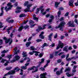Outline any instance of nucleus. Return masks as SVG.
<instances>
[{"label":"nucleus","mask_w":78,"mask_h":78,"mask_svg":"<svg viewBox=\"0 0 78 78\" xmlns=\"http://www.w3.org/2000/svg\"><path fill=\"white\" fill-rule=\"evenodd\" d=\"M44 61H45L44 58H42V59L41 60V62L39 63V64L38 66H37V67H36L35 66H33L31 67V68H28L27 70L28 71H31L32 70H34V71H32V73H34L38 72V67H39L40 66H41V64L44 62Z\"/></svg>","instance_id":"1"},{"label":"nucleus","mask_w":78,"mask_h":78,"mask_svg":"<svg viewBox=\"0 0 78 78\" xmlns=\"http://www.w3.org/2000/svg\"><path fill=\"white\" fill-rule=\"evenodd\" d=\"M20 70V69H18V67H17L14 69V70H11L10 71L7 72V73L5 74L4 76H7L11 75H13L15 74V72H19V70Z\"/></svg>","instance_id":"2"},{"label":"nucleus","mask_w":78,"mask_h":78,"mask_svg":"<svg viewBox=\"0 0 78 78\" xmlns=\"http://www.w3.org/2000/svg\"><path fill=\"white\" fill-rule=\"evenodd\" d=\"M28 2L27 1L25 2V3H24V5H23L24 6H27V8H26V9L24 10V11L25 12H30V7H31L32 5H33L32 4H28Z\"/></svg>","instance_id":"3"},{"label":"nucleus","mask_w":78,"mask_h":78,"mask_svg":"<svg viewBox=\"0 0 78 78\" xmlns=\"http://www.w3.org/2000/svg\"><path fill=\"white\" fill-rule=\"evenodd\" d=\"M66 25V23L64 21H62L60 23L58 26L57 27H55V28L56 29H58L59 28V30L61 31V32H63V27H64V25Z\"/></svg>","instance_id":"4"},{"label":"nucleus","mask_w":78,"mask_h":78,"mask_svg":"<svg viewBox=\"0 0 78 78\" xmlns=\"http://www.w3.org/2000/svg\"><path fill=\"white\" fill-rule=\"evenodd\" d=\"M72 50V48H71V46H69L68 47V46H66L63 48V50L64 51H66V52H68V50Z\"/></svg>","instance_id":"5"},{"label":"nucleus","mask_w":78,"mask_h":78,"mask_svg":"<svg viewBox=\"0 0 78 78\" xmlns=\"http://www.w3.org/2000/svg\"><path fill=\"white\" fill-rule=\"evenodd\" d=\"M63 68L62 67L60 69V70L56 71V74L57 76H59L61 75V74L63 73Z\"/></svg>","instance_id":"6"},{"label":"nucleus","mask_w":78,"mask_h":78,"mask_svg":"<svg viewBox=\"0 0 78 78\" xmlns=\"http://www.w3.org/2000/svg\"><path fill=\"white\" fill-rule=\"evenodd\" d=\"M74 23L73 21H69L67 23V25H69V27H74L75 25H73Z\"/></svg>","instance_id":"7"},{"label":"nucleus","mask_w":78,"mask_h":78,"mask_svg":"<svg viewBox=\"0 0 78 78\" xmlns=\"http://www.w3.org/2000/svg\"><path fill=\"white\" fill-rule=\"evenodd\" d=\"M27 54V52L23 51V53H22V55H23V57H25L24 58V60H25L27 59V54Z\"/></svg>","instance_id":"8"},{"label":"nucleus","mask_w":78,"mask_h":78,"mask_svg":"<svg viewBox=\"0 0 78 78\" xmlns=\"http://www.w3.org/2000/svg\"><path fill=\"white\" fill-rule=\"evenodd\" d=\"M3 40H5V44H7L8 43H9V42L10 41V40H11L10 38L7 39L6 38V37H4L3 38Z\"/></svg>","instance_id":"9"},{"label":"nucleus","mask_w":78,"mask_h":78,"mask_svg":"<svg viewBox=\"0 0 78 78\" xmlns=\"http://www.w3.org/2000/svg\"><path fill=\"white\" fill-rule=\"evenodd\" d=\"M44 34V32L42 31L41 33L39 35V37H41V38L42 39H44V36H43V34Z\"/></svg>","instance_id":"10"},{"label":"nucleus","mask_w":78,"mask_h":78,"mask_svg":"<svg viewBox=\"0 0 78 78\" xmlns=\"http://www.w3.org/2000/svg\"><path fill=\"white\" fill-rule=\"evenodd\" d=\"M75 73H71V74L69 73H66V76H67V77H69L71 76H73V75H74V74Z\"/></svg>","instance_id":"11"},{"label":"nucleus","mask_w":78,"mask_h":78,"mask_svg":"<svg viewBox=\"0 0 78 78\" xmlns=\"http://www.w3.org/2000/svg\"><path fill=\"white\" fill-rule=\"evenodd\" d=\"M46 75L47 74L46 73L41 74V78H48L46 77Z\"/></svg>","instance_id":"12"},{"label":"nucleus","mask_w":78,"mask_h":78,"mask_svg":"<svg viewBox=\"0 0 78 78\" xmlns=\"http://www.w3.org/2000/svg\"><path fill=\"white\" fill-rule=\"evenodd\" d=\"M3 8H4L3 7H2L1 8V11L2 12H1V13H0V17H2L3 16Z\"/></svg>","instance_id":"13"},{"label":"nucleus","mask_w":78,"mask_h":78,"mask_svg":"<svg viewBox=\"0 0 78 78\" xmlns=\"http://www.w3.org/2000/svg\"><path fill=\"white\" fill-rule=\"evenodd\" d=\"M73 0H71L69 2V5L70 6H73Z\"/></svg>","instance_id":"14"},{"label":"nucleus","mask_w":78,"mask_h":78,"mask_svg":"<svg viewBox=\"0 0 78 78\" xmlns=\"http://www.w3.org/2000/svg\"><path fill=\"white\" fill-rule=\"evenodd\" d=\"M44 29V28H42L41 27H39L38 29H37L36 30V31L37 32H39L41 31V30Z\"/></svg>","instance_id":"15"},{"label":"nucleus","mask_w":78,"mask_h":78,"mask_svg":"<svg viewBox=\"0 0 78 78\" xmlns=\"http://www.w3.org/2000/svg\"><path fill=\"white\" fill-rule=\"evenodd\" d=\"M10 19V18H8V19H7V21L9 23H13L14 20H9V19ZM9 20V21H8Z\"/></svg>","instance_id":"16"},{"label":"nucleus","mask_w":78,"mask_h":78,"mask_svg":"<svg viewBox=\"0 0 78 78\" xmlns=\"http://www.w3.org/2000/svg\"><path fill=\"white\" fill-rule=\"evenodd\" d=\"M12 27H13L11 26L7 29V32H8V34H9V33H10V31L9 30H12Z\"/></svg>","instance_id":"17"},{"label":"nucleus","mask_w":78,"mask_h":78,"mask_svg":"<svg viewBox=\"0 0 78 78\" xmlns=\"http://www.w3.org/2000/svg\"><path fill=\"white\" fill-rule=\"evenodd\" d=\"M48 46V44H47L46 43H44L42 44V46L41 48H44V47Z\"/></svg>","instance_id":"18"},{"label":"nucleus","mask_w":78,"mask_h":78,"mask_svg":"<svg viewBox=\"0 0 78 78\" xmlns=\"http://www.w3.org/2000/svg\"><path fill=\"white\" fill-rule=\"evenodd\" d=\"M53 35V34L51 33L48 36V40H50V41H51V36Z\"/></svg>","instance_id":"19"},{"label":"nucleus","mask_w":78,"mask_h":78,"mask_svg":"<svg viewBox=\"0 0 78 78\" xmlns=\"http://www.w3.org/2000/svg\"><path fill=\"white\" fill-rule=\"evenodd\" d=\"M31 44V42L30 41L27 42L25 44L26 45V47H28L30 46V45Z\"/></svg>","instance_id":"20"},{"label":"nucleus","mask_w":78,"mask_h":78,"mask_svg":"<svg viewBox=\"0 0 78 78\" xmlns=\"http://www.w3.org/2000/svg\"><path fill=\"white\" fill-rule=\"evenodd\" d=\"M60 3V2H55V8H57L58 7V5H59Z\"/></svg>","instance_id":"21"},{"label":"nucleus","mask_w":78,"mask_h":78,"mask_svg":"<svg viewBox=\"0 0 78 78\" xmlns=\"http://www.w3.org/2000/svg\"><path fill=\"white\" fill-rule=\"evenodd\" d=\"M71 70V69L69 67H67L66 69H65V70H64V72H69V71Z\"/></svg>","instance_id":"22"},{"label":"nucleus","mask_w":78,"mask_h":78,"mask_svg":"<svg viewBox=\"0 0 78 78\" xmlns=\"http://www.w3.org/2000/svg\"><path fill=\"white\" fill-rule=\"evenodd\" d=\"M34 53H35V54H34V55L35 56H38V54H40V52L36 51H34Z\"/></svg>","instance_id":"23"},{"label":"nucleus","mask_w":78,"mask_h":78,"mask_svg":"<svg viewBox=\"0 0 78 78\" xmlns=\"http://www.w3.org/2000/svg\"><path fill=\"white\" fill-rule=\"evenodd\" d=\"M63 45H62V46L61 45H58V46L56 47V49L58 50L59 48H60L61 49H62L63 48Z\"/></svg>","instance_id":"24"},{"label":"nucleus","mask_w":78,"mask_h":78,"mask_svg":"<svg viewBox=\"0 0 78 78\" xmlns=\"http://www.w3.org/2000/svg\"><path fill=\"white\" fill-rule=\"evenodd\" d=\"M23 29V26H21V27H19V29H18V31H21Z\"/></svg>","instance_id":"25"},{"label":"nucleus","mask_w":78,"mask_h":78,"mask_svg":"<svg viewBox=\"0 0 78 78\" xmlns=\"http://www.w3.org/2000/svg\"><path fill=\"white\" fill-rule=\"evenodd\" d=\"M26 15L24 14H21L20 15H19V17L22 18L25 17Z\"/></svg>","instance_id":"26"},{"label":"nucleus","mask_w":78,"mask_h":78,"mask_svg":"<svg viewBox=\"0 0 78 78\" xmlns=\"http://www.w3.org/2000/svg\"><path fill=\"white\" fill-rule=\"evenodd\" d=\"M66 61H69L70 60H71L72 59H74V57H72L71 58H66Z\"/></svg>","instance_id":"27"},{"label":"nucleus","mask_w":78,"mask_h":78,"mask_svg":"<svg viewBox=\"0 0 78 78\" xmlns=\"http://www.w3.org/2000/svg\"><path fill=\"white\" fill-rule=\"evenodd\" d=\"M14 58L15 60H19L20 59V57L19 55H16L15 56Z\"/></svg>","instance_id":"28"},{"label":"nucleus","mask_w":78,"mask_h":78,"mask_svg":"<svg viewBox=\"0 0 78 78\" xmlns=\"http://www.w3.org/2000/svg\"><path fill=\"white\" fill-rule=\"evenodd\" d=\"M21 68L22 70H26L27 68V66H22L21 67Z\"/></svg>","instance_id":"29"},{"label":"nucleus","mask_w":78,"mask_h":78,"mask_svg":"<svg viewBox=\"0 0 78 78\" xmlns=\"http://www.w3.org/2000/svg\"><path fill=\"white\" fill-rule=\"evenodd\" d=\"M33 19L34 20H37V21H38V18L36 17V15L35 14H34L33 15Z\"/></svg>","instance_id":"30"},{"label":"nucleus","mask_w":78,"mask_h":78,"mask_svg":"<svg viewBox=\"0 0 78 78\" xmlns=\"http://www.w3.org/2000/svg\"><path fill=\"white\" fill-rule=\"evenodd\" d=\"M42 41V39H37L36 40V42H37V43H38L39 42H41Z\"/></svg>","instance_id":"31"},{"label":"nucleus","mask_w":78,"mask_h":78,"mask_svg":"<svg viewBox=\"0 0 78 78\" xmlns=\"http://www.w3.org/2000/svg\"><path fill=\"white\" fill-rule=\"evenodd\" d=\"M11 69H12L11 67H7L5 68V70H10Z\"/></svg>","instance_id":"32"},{"label":"nucleus","mask_w":78,"mask_h":78,"mask_svg":"<svg viewBox=\"0 0 78 78\" xmlns=\"http://www.w3.org/2000/svg\"><path fill=\"white\" fill-rule=\"evenodd\" d=\"M62 51V49H59L58 51H56L55 52V55L58 56V53L60 51Z\"/></svg>","instance_id":"33"},{"label":"nucleus","mask_w":78,"mask_h":78,"mask_svg":"<svg viewBox=\"0 0 78 78\" xmlns=\"http://www.w3.org/2000/svg\"><path fill=\"white\" fill-rule=\"evenodd\" d=\"M7 6L9 7H12V5H11V2L8 3V4H7Z\"/></svg>","instance_id":"34"},{"label":"nucleus","mask_w":78,"mask_h":78,"mask_svg":"<svg viewBox=\"0 0 78 78\" xmlns=\"http://www.w3.org/2000/svg\"><path fill=\"white\" fill-rule=\"evenodd\" d=\"M28 27H29V26H28L27 25H25V26L23 27V28L26 30L28 29Z\"/></svg>","instance_id":"35"},{"label":"nucleus","mask_w":78,"mask_h":78,"mask_svg":"<svg viewBox=\"0 0 78 78\" xmlns=\"http://www.w3.org/2000/svg\"><path fill=\"white\" fill-rule=\"evenodd\" d=\"M58 45H61L62 46V45H63V43H62V41H59V43Z\"/></svg>","instance_id":"36"},{"label":"nucleus","mask_w":78,"mask_h":78,"mask_svg":"<svg viewBox=\"0 0 78 78\" xmlns=\"http://www.w3.org/2000/svg\"><path fill=\"white\" fill-rule=\"evenodd\" d=\"M61 15V11H59L58 12V17H60V15Z\"/></svg>","instance_id":"37"},{"label":"nucleus","mask_w":78,"mask_h":78,"mask_svg":"<svg viewBox=\"0 0 78 78\" xmlns=\"http://www.w3.org/2000/svg\"><path fill=\"white\" fill-rule=\"evenodd\" d=\"M54 58V55L53 54H50V59H51Z\"/></svg>","instance_id":"38"},{"label":"nucleus","mask_w":78,"mask_h":78,"mask_svg":"<svg viewBox=\"0 0 78 78\" xmlns=\"http://www.w3.org/2000/svg\"><path fill=\"white\" fill-rule=\"evenodd\" d=\"M3 27V23L2 22H0V28H2Z\"/></svg>","instance_id":"39"},{"label":"nucleus","mask_w":78,"mask_h":78,"mask_svg":"<svg viewBox=\"0 0 78 78\" xmlns=\"http://www.w3.org/2000/svg\"><path fill=\"white\" fill-rule=\"evenodd\" d=\"M12 57V55H8L7 56V58L9 59H11V57Z\"/></svg>","instance_id":"40"},{"label":"nucleus","mask_w":78,"mask_h":78,"mask_svg":"<svg viewBox=\"0 0 78 78\" xmlns=\"http://www.w3.org/2000/svg\"><path fill=\"white\" fill-rule=\"evenodd\" d=\"M30 50H31L34 51V47L33 46H31L30 47Z\"/></svg>","instance_id":"41"},{"label":"nucleus","mask_w":78,"mask_h":78,"mask_svg":"<svg viewBox=\"0 0 78 78\" xmlns=\"http://www.w3.org/2000/svg\"><path fill=\"white\" fill-rule=\"evenodd\" d=\"M34 51H33V52H29V55H33V54H34V53H35V52H34Z\"/></svg>","instance_id":"42"},{"label":"nucleus","mask_w":78,"mask_h":78,"mask_svg":"<svg viewBox=\"0 0 78 78\" xmlns=\"http://www.w3.org/2000/svg\"><path fill=\"white\" fill-rule=\"evenodd\" d=\"M18 60H16V59H14V60H11L10 62L11 63H14L16 61H18Z\"/></svg>","instance_id":"43"},{"label":"nucleus","mask_w":78,"mask_h":78,"mask_svg":"<svg viewBox=\"0 0 78 78\" xmlns=\"http://www.w3.org/2000/svg\"><path fill=\"white\" fill-rule=\"evenodd\" d=\"M39 56V57L40 58H42V56H43V54L42 53H40L39 54V55H37V56Z\"/></svg>","instance_id":"44"},{"label":"nucleus","mask_w":78,"mask_h":78,"mask_svg":"<svg viewBox=\"0 0 78 78\" xmlns=\"http://www.w3.org/2000/svg\"><path fill=\"white\" fill-rule=\"evenodd\" d=\"M57 62L58 63H60L62 62V59H58V60H57Z\"/></svg>","instance_id":"45"},{"label":"nucleus","mask_w":78,"mask_h":78,"mask_svg":"<svg viewBox=\"0 0 78 78\" xmlns=\"http://www.w3.org/2000/svg\"><path fill=\"white\" fill-rule=\"evenodd\" d=\"M33 23H34V22L32 20H30L29 21V24H33Z\"/></svg>","instance_id":"46"},{"label":"nucleus","mask_w":78,"mask_h":78,"mask_svg":"<svg viewBox=\"0 0 78 78\" xmlns=\"http://www.w3.org/2000/svg\"><path fill=\"white\" fill-rule=\"evenodd\" d=\"M43 8H44L43 6H41L40 7V8H37V9H40V10H41Z\"/></svg>","instance_id":"47"},{"label":"nucleus","mask_w":78,"mask_h":78,"mask_svg":"<svg viewBox=\"0 0 78 78\" xmlns=\"http://www.w3.org/2000/svg\"><path fill=\"white\" fill-rule=\"evenodd\" d=\"M41 10H40V9H37V10H36V13L37 14H38V13L39 12V11Z\"/></svg>","instance_id":"48"},{"label":"nucleus","mask_w":78,"mask_h":78,"mask_svg":"<svg viewBox=\"0 0 78 78\" xmlns=\"http://www.w3.org/2000/svg\"><path fill=\"white\" fill-rule=\"evenodd\" d=\"M7 52V51H5V50H3V51L1 52V53L2 54H3L4 53H6Z\"/></svg>","instance_id":"49"},{"label":"nucleus","mask_w":78,"mask_h":78,"mask_svg":"<svg viewBox=\"0 0 78 78\" xmlns=\"http://www.w3.org/2000/svg\"><path fill=\"white\" fill-rule=\"evenodd\" d=\"M7 60H6L3 59L2 60L1 62L2 63H4V62H5V61L7 62Z\"/></svg>","instance_id":"50"},{"label":"nucleus","mask_w":78,"mask_h":78,"mask_svg":"<svg viewBox=\"0 0 78 78\" xmlns=\"http://www.w3.org/2000/svg\"><path fill=\"white\" fill-rule=\"evenodd\" d=\"M22 9V8L21 7L18 6V7H17L16 9L18 10H19L20 9Z\"/></svg>","instance_id":"51"},{"label":"nucleus","mask_w":78,"mask_h":78,"mask_svg":"<svg viewBox=\"0 0 78 78\" xmlns=\"http://www.w3.org/2000/svg\"><path fill=\"white\" fill-rule=\"evenodd\" d=\"M65 57H66V55L64 54H63V55H62L61 56V58H65Z\"/></svg>","instance_id":"52"},{"label":"nucleus","mask_w":78,"mask_h":78,"mask_svg":"<svg viewBox=\"0 0 78 78\" xmlns=\"http://www.w3.org/2000/svg\"><path fill=\"white\" fill-rule=\"evenodd\" d=\"M54 46H55V44L54 43L51 44L50 46V47H53Z\"/></svg>","instance_id":"53"},{"label":"nucleus","mask_w":78,"mask_h":78,"mask_svg":"<svg viewBox=\"0 0 78 78\" xmlns=\"http://www.w3.org/2000/svg\"><path fill=\"white\" fill-rule=\"evenodd\" d=\"M40 70H41L42 71H44V70H45V69H44V68H42V67H41V68H40Z\"/></svg>","instance_id":"54"},{"label":"nucleus","mask_w":78,"mask_h":78,"mask_svg":"<svg viewBox=\"0 0 78 78\" xmlns=\"http://www.w3.org/2000/svg\"><path fill=\"white\" fill-rule=\"evenodd\" d=\"M76 72V70L75 69H73L72 70V73H74L75 74V73Z\"/></svg>","instance_id":"55"},{"label":"nucleus","mask_w":78,"mask_h":78,"mask_svg":"<svg viewBox=\"0 0 78 78\" xmlns=\"http://www.w3.org/2000/svg\"><path fill=\"white\" fill-rule=\"evenodd\" d=\"M69 15V12H67L65 14V16L66 17L68 16V15Z\"/></svg>","instance_id":"56"},{"label":"nucleus","mask_w":78,"mask_h":78,"mask_svg":"<svg viewBox=\"0 0 78 78\" xmlns=\"http://www.w3.org/2000/svg\"><path fill=\"white\" fill-rule=\"evenodd\" d=\"M57 37H58V34L57 33L55 34V35L54 36V39L56 38Z\"/></svg>","instance_id":"57"},{"label":"nucleus","mask_w":78,"mask_h":78,"mask_svg":"<svg viewBox=\"0 0 78 78\" xmlns=\"http://www.w3.org/2000/svg\"><path fill=\"white\" fill-rule=\"evenodd\" d=\"M64 37H64V36H63V35L61 36L60 37V39H63L64 38Z\"/></svg>","instance_id":"58"},{"label":"nucleus","mask_w":78,"mask_h":78,"mask_svg":"<svg viewBox=\"0 0 78 78\" xmlns=\"http://www.w3.org/2000/svg\"><path fill=\"white\" fill-rule=\"evenodd\" d=\"M20 12V10H16L15 11V12L16 13H19Z\"/></svg>","instance_id":"59"},{"label":"nucleus","mask_w":78,"mask_h":78,"mask_svg":"<svg viewBox=\"0 0 78 78\" xmlns=\"http://www.w3.org/2000/svg\"><path fill=\"white\" fill-rule=\"evenodd\" d=\"M75 23H76L78 25L77 20L76 19H75Z\"/></svg>","instance_id":"60"},{"label":"nucleus","mask_w":78,"mask_h":78,"mask_svg":"<svg viewBox=\"0 0 78 78\" xmlns=\"http://www.w3.org/2000/svg\"><path fill=\"white\" fill-rule=\"evenodd\" d=\"M63 20H64L63 17H62V18H61L60 19H59V21H63Z\"/></svg>","instance_id":"61"},{"label":"nucleus","mask_w":78,"mask_h":78,"mask_svg":"<svg viewBox=\"0 0 78 78\" xmlns=\"http://www.w3.org/2000/svg\"><path fill=\"white\" fill-rule=\"evenodd\" d=\"M59 10H64V9L62 7H61L59 8Z\"/></svg>","instance_id":"62"},{"label":"nucleus","mask_w":78,"mask_h":78,"mask_svg":"<svg viewBox=\"0 0 78 78\" xmlns=\"http://www.w3.org/2000/svg\"><path fill=\"white\" fill-rule=\"evenodd\" d=\"M73 47L74 49H77V46H76V45H73Z\"/></svg>","instance_id":"63"},{"label":"nucleus","mask_w":78,"mask_h":78,"mask_svg":"<svg viewBox=\"0 0 78 78\" xmlns=\"http://www.w3.org/2000/svg\"><path fill=\"white\" fill-rule=\"evenodd\" d=\"M75 6H78V2H75L74 4Z\"/></svg>","instance_id":"64"}]
</instances>
